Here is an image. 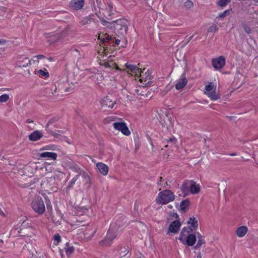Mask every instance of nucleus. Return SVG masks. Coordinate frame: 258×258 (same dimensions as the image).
<instances>
[{"label": "nucleus", "mask_w": 258, "mask_h": 258, "mask_svg": "<svg viewBox=\"0 0 258 258\" xmlns=\"http://www.w3.org/2000/svg\"><path fill=\"white\" fill-rule=\"evenodd\" d=\"M119 226L117 223L111 224L105 237L99 242V245L103 247L111 245L118 234L117 227L119 228Z\"/></svg>", "instance_id": "f257e3e1"}, {"label": "nucleus", "mask_w": 258, "mask_h": 258, "mask_svg": "<svg viewBox=\"0 0 258 258\" xmlns=\"http://www.w3.org/2000/svg\"><path fill=\"white\" fill-rule=\"evenodd\" d=\"M128 21L125 18L119 19L113 21L112 29L118 37H123L128 30Z\"/></svg>", "instance_id": "f03ea898"}, {"label": "nucleus", "mask_w": 258, "mask_h": 258, "mask_svg": "<svg viewBox=\"0 0 258 258\" xmlns=\"http://www.w3.org/2000/svg\"><path fill=\"white\" fill-rule=\"evenodd\" d=\"M174 199L175 196L173 192L170 190L165 189L159 193L157 202L164 205L173 201Z\"/></svg>", "instance_id": "7ed1b4c3"}, {"label": "nucleus", "mask_w": 258, "mask_h": 258, "mask_svg": "<svg viewBox=\"0 0 258 258\" xmlns=\"http://www.w3.org/2000/svg\"><path fill=\"white\" fill-rule=\"evenodd\" d=\"M31 207L33 211L39 215H42L45 211V207L42 199L37 196L33 200Z\"/></svg>", "instance_id": "20e7f679"}, {"label": "nucleus", "mask_w": 258, "mask_h": 258, "mask_svg": "<svg viewBox=\"0 0 258 258\" xmlns=\"http://www.w3.org/2000/svg\"><path fill=\"white\" fill-rule=\"evenodd\" d=\"M114 129L120 131L123 135L129 136L131 132L124 122H115L113 124Z\"/></svg>", "instance_id": "39448f33"}, {"label": "nucleus", "mask_w": 258, "mask_h": 258, "mask_svg": "<svg viewBox=\"0 0 258 258\" xmlns=\"http://www.w3.org/2000/svg\"><path fill=\"white\" fill-rule=\"evenodd\" d=\"M226 59L224 56L221 55L218 57L213 58L212 60V64L215 69L223 68L225 65Z\"/></svg>", "instance_id": "423d86ee"}, {"label": "nucleus", "mask_w": 258, "mask_h": 258, "mask_svg": "<svg viewBox=\"0 0 258 258\" xmlns=\"http://www.w3.org/2000/svg\"><path fill=\"white\" fill-rule=\"evenodd\" d=\"M49 35L48 41L53 43L62 40L66 35V32L63 31L60 33H51Z\"/></svg>", "instance_id": "0eeeda50"}, {"label": "nucleus", "mask_w": 258, "mask_h": 258, "mask_svg": "<svg viewBox=\"0 0 258 258\" xmlns=\"http://www.w3.org/2000/svg\"><path fill=\"white\" fill-rule=\"evenodd\" d=\"M181 225V224L179 220H175L173 221L169 225L167 234H169L170 233H172L173 234L177 233Z\"/></svg>", "instance_id": "6e6552de"}, {"label": "nucleus", "mask_w": 258, "mask_h": 258, "mask_svg": "<svg viewBox=\"0 0 258 258\" xmlns=\"http://www.w3.org/2000/svg\"><path fill=\"white\" fill-rule=\"evenodd\" d=\"M58 119V118L57 117H54L49 120L48 122L46 123L45 126V130L47 131V132L48 134H50L53 136L55 138L58 139L59 137L60 136V135L58 133H56L55 132H53L52 131V129L51 127H50V125L52 124L53 123H55L56 121H57Z\"/></svg>", "instance_id": "1a4fd4ad"}, {"label": "nucleus", "mask_w": 258, "mask_h": 258, "mask_svg": "<svg viewBox=\"0 0 258 258\" xmlns=\"http://www.w3.org/2000/svg\"><path fill=\"white\" fill-rule=\"evenodd\" d=\"M187 83V80L186 78L185 73H183L175 84V88L177 90H180L183 89L186 85Z\"/></svg>", "instance_id": "9d476101"}, {"label": "nucleus", "mask_w": 258, "mask_h": 258, "mask_svg": "<svg viewBox=\"0 0 258 258\" xmlns=\"http://www.w3.org/2000/svg\"><path fill=\"white\" fill-rule=\"evenodd\" d=\"M197 241L196 236L194 234H188L185 239H183V241H180L183 244L187 245L189 246L194 245Z\"/></svg>", "instance_id": "9b49d317"}, {"label": "nucleus", "mask_w": 258, "mask_h": 258, "mask_svg": "<svg viewBox=\"0 0 258 258\" xmlns=\"http://www.w3.org/2000/svg\"><path fill=\"white\" fill-rule=\"evenodd\" d=\"M85 0H71L70 7L75 10H81L84 6Z\"/></svg>", "instance_id": "f8f14e48"}, {"label": "nucleus", "mask_w": 258, "mask_h": 258, "mask_svg": "<svg viewBox=\"0 0 258 258\" xmlns=\"http://www.w3.org/2000/svg\"><path fill=\"white\" fill-rule=\"evenodd\" d=\"M97 169L103 175H106L108 174L109 168L107 165L102 162H98L96 165Z\"/></svg>", "instance_id": "ddd939ff"}, {"label": "nucleus", "mask_w": 258, "mask_h": 258, "mask_svg": "<svg viewBox=\"0 0 258 258\" xmlns=\"http://www.w3.org/2000/svg\"><path fill=\"white\" fill-rule=\"evenodd\" d=\"M42 133L38 130H36L29 135V140L33 142L37 141L42 138Z\"/></svg>", "instance_id": "4468645a"}, {"label": "nucleus", "mask_w": 258, "mask_h": 258, "mask_svg": "<svg viewBox=\"0 0 258 258\" xmlns=\"http://www.w3.org/2000/svg\"><path fill=\"white\" fill-rule=\"evenodd\" d=\"M189 187V192L194 195L198 194L201 189L200 185L197 184L196 182L193 180H190Z\"/></svg>", "instance_id": "2eb2a0df"}, {"label": "nucleus", "mask_w": 258, "mask_h": 258, "mask_svg": "<svg viewBox=\"0 0 258 258\" xmlns=\"http://www.w3.org/2000/svg\"><path fill=\"white\" fill-rule=\"evenodd\" d=\"M193 231L191 229V227L189 226L188 227H184L179 235L178 237V239L180 241H183V239H184L186 237V236L190 234L191 232Z\"/></svg>", "instance_id": "dca6fc26"}, {"label": "nucleus", "mask_w": 258, "mask_h": 258, "mask_svg": "<svg viewBox=\"0 0 258 258\" xmlns=\"http://www.w3.org/2000/svg\"><path fill=\"white\" fill-rule=\"evenodd\" d=\"M189 184L190 180H185L181 186L180 189L183 194V197H185L189 193Z\"/></svg>", "instance_id": "f3484780"}, {"label": "nucleus", "mask_w": 258, "mask_h": 258, "mask_svg": "<svg viewBox=\"0 0 258 258\" xmlns=\"http://www.w3.org/2000/svg\"><path fill=\"white\" fill-rule=\"evenodd\" d=\"M187 224L190 225L189 226L191 227L192 231L196 230L198 227V220L194 216L189 218Z\"/></svg>", "instance_id": "a211bd4d"}, {"label": "nucleus", "mask_w": 258, "mask_h": 258, "mask_svg": "<svg viewBox=\"0 0 258 258\" xmlns=\"http://www.w3.org/2000/svg\"><path fill=\"white\" fill-rule=\"evenodd\" d=\"M190 201L187 199L181 202L180 210L183 213H186L189 208Z\"/></svg>", "instance_id": "6ab92c4d"}, {"label": "nucleus", "mask_w": 258, "mask_h": 258, "mask_svg": "<svg viewBox=\"0 0 258 258\" xmlns=\"http://www.w3.org/2000/svg\"><path fill=\"white\" fill-rule=\"evenodd\" d=\"M94 15H90L89 16L84 17L80 21V24L82 26H84L90 24L92 22H95V19Z\"/></svg>", "instance_id": "aec40b11"}, {"label": "nucleus", "mask_w": 258, "mask_h": 258, "mask_svg": "<svg viewBox=\"0 0 258 258\" xmlns=\"http://www.w3.org/2000/svg\"><path fill=\"white\" fill-rule=\"evenodd\" d=\"M57 154L54 152H45L39 154V157L42 158H48L51 159L55 160L57 158Z\"/></svg>", "instance_id": "412c9836"}, {"label": "nucleus", "mask_w": 258, "mask_h": 258, "mask_svg": "<svg viewBox=\"0 0 258 258\" xmlns=\"http://www.w3.org/2000/svg\"><path fill=\"white\" fill-rule=\"evenodd\" d=\"M16 64L17 67L19 68H25L31 64V60L29 58L25 57L22 60H18Z\"/></svg>", "instance_id": "4be33fe9"}, {"label": "nucleus", "mask_w": 258, "mask_h": 258, "mask_svg": "<svg viewBox=\"0 0 258 258\" xmlns=\"http://www.w3.org/2000/svg\"><path fill=\"white\" fill-rule=\"evenodd\" d=\"M248 229L247 227L242 226L238 227L236 230V234L240 237H243L247 233Z\"/></svg>", "instance_id": "5701e85b"}, {"label": "nucleus", "mask_w": 258, "mask_h": 258, "mask_svg": "<svg viewBox=\"0 0 258 258\" xmlns=\"http://www.w3.org/2000/svg\"><path fill=\"white\" fill-rule=\"evenodd\" d=\"M198 242L197 244L194 246V248L197 249L201 247L203 244L205 243V240H204L203 236L200 233H198Z\"/></svg>", "instance_id": "b1692460"}, {"label": "nucleus", "mask_w": 258, "mask_h": 258, "mask_svg": "<svg viewBox=\"0 0 258 258\" xmlns=\"http://www.w3.org/2000/svg\"><path fill=\"white\" fill-rule=\"evenodd\" d=\"M208 96L212 100H217L220 98V96L218 94H217L215 90L209 92H205Z\"/></svg>", "instance_id": "393cba45"}, {"label": "nucleus", "mask_w": 258, "mask_h": 258, "mask_svg": "<svg viewBox=\"0 0 258 258\" xmlns=\"http://www.w3.org/2000/svg\"><path fill=\"white\" fill-rule=\"evenodd\" d=\"M79 174H77L72 179V180L69 182L68 186H67V191L69 190L71 188H72L73 187L74 184L75 183V182L79 178Z\"/></svg>", "instance_id": "a878e982"}, {"label": "nucleus", "mask_w": 258, "mask_h": 258, "mask_svg": "<svg viewBox=\"0 0 258 258\" xmlns=\"http://www.w3.org/2000/svg\"><path fill=\"white\" fill-rule=\"evenodd\" d=\"M64 249L66 254L68 255H69L74 252L75 248L73 246H70L69 243H67L66 244V247H64Z\"/></svg>", "instance_id": "bb28decb"}, {"label": "nucleus", "mask_w": 258, "mask_h": 258, "mask_svg": "<svg viewBox=\"0 0 258 258\" xmlns=\"http://www.w3.org/2000/svg\"><path fill=\"white\" fill-rule=\"evenodd\" d=\"M104 104L110 108H112L114 104L116 103L115 101L113 102L111 100H110L108 96H107L106 97V99L104 100Z\"/></svg>", "instance_id": "cd10ccee"}, {"label": "nucleus", "mask_w": 258, "mask_h": 258, "mask_svg": "<svg viewBox=\"0 0 258 258\" xmlns=\"http://www.w3.org/2000/svg\"><path fill=\"white\" fill-rule=\"evenodd\" d=\"M231 11V9L227 10L224 11L223 12L219 13L218 17H217L216 19H223L225 17L229 16L230 14Z\"/></svg>", "instance_id": "c85d7f7f"}, {"label": "nucleus", "mask_w": 258, "mask_h": 258, "mask_svg": "<svg viewBox=\"0 0 258 258\" xmlns=\"http://www.w3.org/2000/svg\"><path fill=\"white\" fill-rule=\"evenodd\" d=\"M129 252V250L125 247H121L119 251V255L120 257H122L126 255Z\"/></svg>", "instance_id": "c756f323"}, {"label": "nucleus", "mask_w": 258, "mask_h": 258, "mask_svg": "<svg viewBox=\"0 0 258 258\" xmlns=\"http://www.w3.org/2000/svg\"><path fill=\"white\" fill-rule=\"evenodd\" d=\"M242 27L244 29L245 32L248 34H250L251 33V29L248 26V25L245 22H242L241 24Z\"/></svg>", "instance_id": "7c9ffc66"}, {"label": "nucleus", "mask_w": 258, "mask_h": 258, "mask_svg": "<svg viewBox=\"0 0 258 258\" xmlns=\"http://www.w3.org/2000/svg\"><path fill=\"white\" fill-rule=\"evenodd\" d=\"M145 70H146V69H144L142 71L139 67H138L136 66H135V69H134V71L133 72H135L136 73H140V77H141L140 80H141V81H143V77L142 76V73H143L144 71Z\"/></svg>", "instance_id": "2f4dec72"}, {"label": "nucleus", "mask_w": 258, "mask_h": 258, "mask_svg": "<svg viewBox=\"0 0 258 258\" xmlns=\"http://www.w3.org/2000/svg\"><path fill=\"white\" fill-rule=\"evenodd\" d=\"M107 8L108 9L109 13L108 16H111L112 14H113V10H114L113 4L111 2H108L107 3Z\"/></svg>", "instance_id": "473e14b6"}, {"label": "nucleus", "mask_w": 258, "mask_h": 258, "mask_svg": "<svg viewBox=\"0 0 258 258\" xmlns=\"http://www.w3.org/2000/svg\"><path fill=\"white\" fill-rule=\"evenodd\" d=\"M101 24L103 26H106L109 28L112 29L113 21L111 22H110L107 21L105 19H102L101 20Z\"/></svg>", "instance_id": "72a5a7b5"}, {"label": "nucleus", "mask_w": 258, "mask_h": 258, "mask_svg": "<svg viewBox=\"0 0 258 258\" xmlns=\"http://www.w3.org/2000/svg\"><path fill=\"white\" fill-rule=\"evenodd\" d=\"M9 99V96L5 94L0 96V102L3 103L7 102Z\"/></svg>", "instance_id": "f704fd0d"}, {"label": "nucleus", "mask_w": 258, "mask_h": 258, "mask_svg": "<svg viewBox=\"0 0 258 258\" xmlns=\"http://www.w3.org/2000/svg\"><path fill=\"white\" fill-rule=\"evenodd\" d=\"M214 88V85H213L212 82H210L208 85L205 86V90L206 91L205 92H209L213 90Z\"/></svg>", "instance_id": "c9c22d12"}, {"label": "nucleus", "mask_w": 258, "mask_h": 258, "mask_svg": "<svg viewBox=\"0 0 258 258\" xmlns=\"http://www.w3.org/2000/svg\"><path fill=\"white\" fill-rule=\"evenodd\" d=\"M81 175L83 178L84 179V180L86 182V183H88L90 181V178L88 173L83 172Z\"/></svg>", "instance_id": "e433bc0d"}, {"label": "nucleus", "mask_w": 258, "mask_h": 258, "mask_svg": "<svg viewBox=\"0 0 258 258\" xmlns=\"http://www.w3.org/2000/svg\"><path fill=\"white\" fill-rule=\"evenodd\" d=\"M217 4L219 6L224 7L227 5L228 1L226 0H219Z\"/></svg>", "instance_id": "4c0bfd02"}, {"label": "nucleus", "mask_w": 258, "mask_h": 258, "mask_svg": "<svg viewBox=\"0 0 258 258\" xmlns=\"http://www.w3.org/2000/svg\"><path fill=\"white\" fill-rule=\"evenodd\" d=\"M38 73L41 76H44L46 78L49 77V73L47 71L45 72L42 70H39L38 71Z\"/></svg>", "instance_id": "58836bf2"}, {"label": "nucleus", "mask_w": 258, "mask_h": 258, "mask_svg": "<svg viewBox=\"0 0 258 258\" xmlns=\"http://www.w3.org/2000/svg\"><path fill=\"white\" fill-rule=\"evenodd\" d=\"M194 6L193 3L190 0H187L184 3V6L187 9H190Z\"/></svg>", "instance_id": "ea45409f"}, {"label": "nucleus", "mask_w": 258, "mask_h": 258, "mask_svg": "<svg viewBox=\"0 0 258 258\" xmlns=\"http://www.w3.org/2000/svg\"><path fill=\"white\" fill-rule=\"evenodd\" d=\"M218 30V27L216 25L212 26L208 28V32H215Z\"/></svg>", "instance_id": "a19ab883"}, {"label": "nucleus", "mask_w": 258, "mask_h": 258, "mask_svg": "<svg viewBox=\"0 0 258 258\" xmlns=\"http://www.w3.org/2000/svg\"><path fill=\"white\" fill-rule=\"evenodd\" d=\"M73 171L79 174V176L82 173L81 169L77 166L75 165L73 167Z\"/></svg>", "instance_id": "79ce46f5"}, {"label": "nucleus", "mask_w": 258, "mask_h": 258, "mask_svg": "<svg viewBox=\"0 0 258 258\" xmlns=\"http://www.w3.org/2000/svg\"><path fill=\"white\" fill-rule=\"evenodd\" d=\"M53 239L54 241L57 242V244L60 242L61 237L59 234H55L53 236Z\"/></svg>", "instance_id": "37998d69"}, {"label": "nucleus", "mask_w": 258, "mask_h": 258, "mask_svg": "<svg viewBox=\"0 0 258 258\" xmlns=\"http://www.w3.org/2000/svg\"><path fill=\"white\" fill-rule=\"evenodd\" d=\"M146 77L145 78V81H146L147 79L150 80L152 78L151 73L148 70L146 72Z\"/></svg>", "instance_id": "c03bdc74"}, {"label": "nucleus", "mask_w": 258, "mask_h": 258, "mask_svg": "<svg viewBox=\"0 0 258 258\" xmlns=\"http://www.w3.org/2000/svg\"><path fill=\"white\" fill-rule=\"evenodd\" d=\"M170 216L175 218L176 220H179V215L177 213L175 212H171L170 214Z\"/></svg>", "instance_id": "a18cd8bd"}, {"label": "nucleus", "mask_w": 258, "mask_h": 258, "mask_svg": "<svg viewBox=\"0 0 258 258\" xmlns=\"http://www.w3.org/2000/svg\"><path fill=\"white\" fill-rule=\"evenodd\" d=\"M126 67L131 71L133 72L134 71V69H135V65L130 64L128 63H125Z\"/></svg>", "instance_id": "49530a36"}, {"label": "nucleus", "mask_w": 258, "mask_h": 258, "mask_svg": "<svg viewBox=\"0 0 258 258\" xmlns=\"http://www.w3.org/2000/svg\"><path fill=\"white\" fill-rule=\"evenodd\" d=\"M176 141V140L175 138H174V137L170 138L167 140V142L168 143H171L174 144V143H175Z\"/></svg>", "instance_id": "de8ad7c7"}, {"label": "nucleus", "mask_w": 258, "mask_h": 258, "mask_svg": "<svg viewBox=\"0 0 258 258\" xmlns=\"http://www.w3.org/2000/svg\"><path fill=\"white\" fill-rule=\"evenodd\" d=\"M103 39H106L108 41H111L113 39V37L111 35H109L108 34H106L105 36V38Z\"/></svg>", "instance_id": "09e8293b"}, {"label": "nucleus", "mask_w": 258, "mask_h": 258, "mask_svg": "<svg viewBox=\"0 0 258 258\" xmlns=\"http://www.w3.org/2000/svg\"><path fill=\"white\" fill-rule=\"evenodd\" d=\"M103 66H104L105 68H111V66L108 62H105L103 63Z\"/></svg>", "instance_id": "8fccbe9b"}, {"label": "nucleus", "mask_w": 258, "mask_h": 258, "mask_svg": "<svg viewBox=\"0 0 258 258\" xmlns=\"http://www.w3.org/2000/svg\"><path fill=\"white\" fill-rule=\"evenodd\" d=\"M35 57H36L37 58H38L39 59L44 58L46 57L44 55H42V54L37 55L35 56Z\"/></svg>", "instance_id": "3c124183"}, {"label": "nucleus", "mask_w": 258, "mask_h": 258, "mask_svg": "<svg viewBox=\"0 0 258 258\" xmlns=\"http://www.w3.org/2000/svg\"><path fill=\"white\" fill-rule=\"evenodd\" d=\"M25 122L26 123H33V121L30 119H26V120L25 121Z\"/></svg>", "instance_id": "603ef678"}, {"label": "nucleus", "mask_w": 258, "mask_h": 258, "mask_svg": "<svg viewBox=\"0 0 258 258\" xmlns=\"http://www.w3.org/2000/svg\"><path fill=\"white\" fill-rule=\"evenodd\" d=\"M120 41L119 39H116L115 40V45H118L119 44V43H120Z\"/></svg>", "instance_id": "864d4df0"}, {"label": "nucleus", "mask_w": 258, "mask_h": 258, "mask_svg": "<svg viewBox=\"0 0 258 258\" xmlns=\"http://www.w3.org/2000/svg\"><path fill=\"white\" fill-rule=\"evenodd\" d=\"M6 10V8H5L4 7H0V10L2 11L3 12H5Z\"/></svg>", "instance_id": "5fc2aeb1"}, {"label": "nucleus", "mask_w": 258, "mask_h": 258, "mask_svg": "<svg viewBox=\"0 0 258 258\" xmlns=\"http://www.w3.org/2000/svg\"><path fill=\"white\" fill-rule=\"evenodd\" d=\"M193 37H194V35H192V36L189 37L187 39V43H188L191 40V39L193 38Z\"/></svg>", "instance_id": "6e6d98bb"}, {"label": "nucleus", "mask_w": 258, "mask_h": 258, "mask_svg": "<svg viewBox=\"0 0 258 258\" xmlns=\"http://www.w3.org/2000/svg\"><path fill=\"white\" fill-rule=\"evenodd\" d=\"M48 59L50 61H54L55 60V59H54L53 57H49L48 58Z\"/></svg>", "instance_id": "4d7b16f0"}, {"label": "nucleus", "mask_w": 258, "mask_h": 258, "mask_svg": "<svg viewBox=\"0 0 258 258\" xmlns=\"http://www.w3.org/2000/svg\"><path fill=\"white\" fill-rule=\"evenodd\" d=\"M0 215L4 216V213L1 207H0Z\"/></svg>", "instance_id": "13d9d810"}, {"label": "nucleus", "mask_w": 258, "mask_h": 258, "mask_svg": "<svg viewBox=\"0 0 258 258\" xmlns=\"http://www.w3.org/2000/svg\"><path fill=\"white\" fill-rule=\"evenodd\" d=\"M229 155L230 156H235L237 155V154H236V153L234 152V153L229 154Z\"/></svg>", "instance_id": "bf43d9fd"}, {"label": "nucleus", "mask_w": 258, "mask_h": 258, "mask_svg": "<svg viewBox=\"0 0 258 258\" xmlns=\"http://www.w3.org/2000/svg\"><path fill=\"white\" fill-rule=\"evenodd\" d=\"M197 257V258H202V255H201V252H199L198 253Z\"/></svg>", "instance_id": "052dcab7"}, {"label": "nucleus", "mask_w": 258, "mask_h": 258, "mask_svg": "<svg viewBox=\"0 0 258 258\" xmlns=\"http://www.w3.org/2000/svg\"><path fill=\"white\" fill-rule=\"evenodd\" d=\"M226 117L229 118L230 120H232L234 118V116H227Z\"/></svg>", "instance_id": "680f3d73"}, {"label": "nucleus", "mask_w": 258, "mask_h": 258, "mask_svg": "<svg viewBox=\"0 0 258 258\" xmlns=\"http://www.w3.org/2000/svg\"><path fill=\"white\" fill-rule=\"evenodd\" d=\"M47 205V210H49V209H50V210H51V209H52L51 206H49L48 205V204H47V205Z\"/></svg>", "instance_id": "e2e57ef3"}, {"label": "nucleus", "mask_w": 258, "mask_h": 258, "mask_svg": "<svg viewBox=\"0 0 258 258\" xmlns=\"http://www.w3.org/2000/svg\"><path fill=\"white\" fill-rule=\"evenodd\" d=\"M70 91V88H66L65 89V92H69Z\"/></svg>", "instance_id": "0e129e2a"}, {"label": "nucleus", "mask_w": 258, "mask_h": 258, "mask_svg": "<svg viewBox=\"0 0 258 258\" xmlns=\"http://www.w3.org/2000/svg\"><path fill=\"white\" fill-rule=\"evenodd\" d=\"M6 0H0V4L4 3Z\"/></svg>", "instance_id": "69168bd1"}, {"label": "nucleus", "mask_w": 258, "mask_h": 258, "mask_svg": "<svg viewBox=\"0 0 258 258\" xmlns=\"http://www.w3.org/2000/svg\"><path fill=\"white\" fill-rule=\"evenodd\" d=\"M168 207L170 209L172 208V206L171 205L168 206Z\"/></svg>", "instance_id": "338daca9"}, {"label": "nucleus", "mask_w": 258, "mask_h": 258, "mask_svg": "<svg viewBox=\"0 0 258 258\" xmlns=\"http://www.w3.org/2000/svg\"><path fill=\"white\" fill-rule=\"evenodd\" d=\"M57 132L58 133H63V131L58 130V131H57Z\"/></svg>", "instance_id": "774afa93"}]
</instances>
